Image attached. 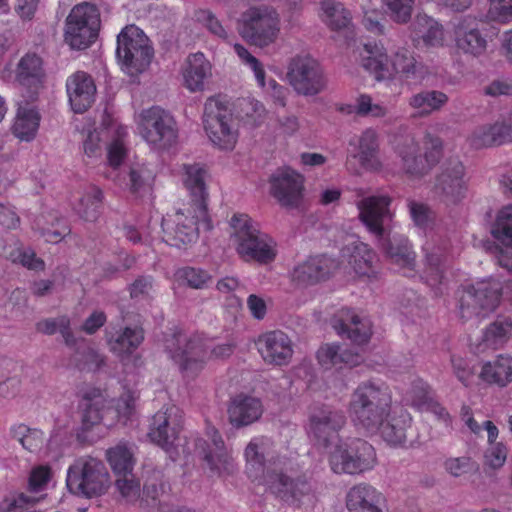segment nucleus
Here are the masks:
<instances>
[{"label": "nucleus", "instance_id": "de8ad7c7", "mask_svg": "<svg viewBox=\"0 0 512 512\" xmlns=\"http://www.w3.org/2000/svg\"><path fill=\"white\" fill-rule=\"evenodd\" d=\"M512 322L508 318H498L491 323L483 333V342L486 347L496 349L501 347L509 338Z\"/></svg>", "mask_w": 512, "mask_h": 512}, {"label": "nucleus", "instance_id": "b1692460", "mask_svg": "<svg viewBox=\"0 0 512 512\" xmlns=\"http://www.w3.org/2000/svg\"><path fill=\"white\" fill-rule=\"evenodd\" d=\"M234 51L241 62L251 69L257 85L262 89V91L272 99L276 106L284 107L286 105V98L288 94L287 89L272 78L266 81L263 64L243 45L235 44Z\"/></svg>", "mask_w": 512, "mask_h": 512}, {"label": "nucleus", "instance_id": "09e8293b", "mask_svg": "<svg viewBox=\"0 0 512 512\" xmlns=\"http://www.w3.org/2000/svg\"><path fill=\"white\" fill-rule=\"evenodd\" d=\"M166 485L160 483L158 486L155 484H149L144 487L143 495L145 502L149 505L150 501L157 504V511L155 512H198L195 509L187 507H175L170 505L166 500Z\"/></svg>", "mask_w": 512, "mask_h": 512}, {"label": "nucleus", "instance_id": "72a5a7b5", "mask_svg": "<svg viewBox=\"0 0 512 512\" xmlns=\"http://www.w3.org/2000/svg\"><path fill=\"white\" fill-rule=\"evenodd\" d=\"M212 76V65L203 53H194L187 57L183 68V85L190 92H201L206 81Z\"/></svg>", "mask_w": 512, "mask_h": 512}, {"label": "nucleus", "instance_id": "f3484780", "mask_svg": "<svg viewBox=\"0 0 512 512\" xmlns=\"http://www.w3.org/2000/svg\"><path fill=\"white\" fill-rule=\"evenodd\" d=\"M212 227L208 215L207 226L199 219L196 205L189 204L174 214L165 216L162 220L163 240L170 246L180 248L194 242L200 230L208 231Z\"/></svg>", "mask_w": 512, "mask_h": 512}, {"label": "nucleus", "instance_id": "c9c22d12", "mask_svg": "<svg viewBox=\"0 0 512 512\" xmlns=\"http://www.w3.org/2000/svg\"><path fill=\"white\" fill-rule=\"evenodd\" d=\"M319 366L325 371H340L345 367L352 368L363 361L358 353L343 351L339 345L324 344L317 351Z\"/></svg>", "mask_w": 512, "mask_h": 512}, {"label": "nucleus", "instance_id": "864d4df0", "mask_svg": "<svg viewBox=\"0 0 512 512\" xmlns=\"http://www.w3.org/2000/svg\"><path fill=\"white\" fill-rule=\"evenodd\" d=\"M40 498L24 493H14L6 496L0 502V512H37L36 505Z\"/></svg>", "mask_w": 512, "mask_h": 512}, {"label": "nucleus", "instance_id": "4468645a", "mask_svg": "<svg viewBox=\"0 0 512 512\" xmlns=\"http://www.w3.org/2000/svg\"><path fill=\"white\" fill-rule=\"evenodd\" d=\"M136 133L153 149L176 143L178 130L172 115L159 106L142 109L134 116Z\"/></svg>", "mask_w": 512, "mask_h": 512}, {"label": "nucleus", "instance_id": "9b49d317", "mask_svg": "<svg viewBox=\"0 0 512 512\" xmlns=\"http://www.w3.org/2000/svg\"><path fill=\"white\" fill-rule=\"evenodd\" d=\"M203 123L211 143L220 150L232 151L239 140L238 121L228 107V102L220 96L207 99L204 107Z\"/></svg>", "mask_w": 512, "mask_h": 512}, {"label": "nucleus", "instance_id": "58836bf2", "mask_svg": "<svg viewBox=\"0 0 512 512\" xmlns=\"http://www.w3.org/2000/svg\"><path fill=\"white\" fill-rule=\"evenodd\" d=\"M40 114L35 107L20 105L17 109L11 131L20 141H32L39 129Z\"/></svg>", "mask_w": 512, "mask_h": 512}, {"label": "nucleus", "instance_id": "37998d69", "mask_svg": "<svg viewBox=\"0 0 512 512\" xmlns=\"http://www.w3.org/2000/svg\"><path fill=\"white\" fill-rule=\"evenodd\" d=\"M266 117V108L259 100L252 97L239 100L237 104V121H242L245 126L250 128H256L265 122Z\"/></svg>", "mask_w": 512, "mask_h": 512}, {"label": "nucleus", "instance_id": "e2e57ef3", "mask_svg": "<svg viewBox=\"0 0 512 512\" xmlns=\"http://www.w3.org/2000/svg\"><path fill=\"white\" fill-rule=\"evenodd\" d=\"M116 488L126 502H135L140 497V483L133 474L117 476Z\"/></svg>", "mask_w": 512, "mask_h": 512}, {"label": "nucleus", "instance_id": "f03ea898", "mask_svg": "<svg viewBox=\"0 0 512 512\" xmlns=\"http://www.w3.org/2000/svg\"><path fill=\"white\" fill-rule=\"evenodd\" d=\"M347 414L352 423L369 433L379 432L392 446H402L407 440L411 417L399 406H392V396L384 384L363 382L352 392Z\"/></svg>", "mask_w": 512, "mask_h": 512}, {"label": "nucleus", "instance_id": "ddd939ff", "mask_svg": "<svg viewBox=\"0 0 512 512\" xmlns=\"http://www.w3.org/2000/svg\"><path fill=\"white\" fill-rule=\"evenodd\" d=\"M240 36L258 48L274 44L281 31L278 11L269 6H252L244 11L238 21Z\"/></svg>", "mask_w": 512, "mask_h": 512}, {"label": "nucleus", "instance_id": "a19ab883", "mask_svg": "<svg viewBox=\"0 0 512 512\" xmlns=\"http://www.w3.org/2000/svg\"><path fill=\"white\" fill-rule=\"evenodd\" d=\"M105 403V397L99 389H93L87 392L82 400V426L88 430L99 425L104 416L101 412Z\"/></svg>", "mask_w": 512, "mask_h": 512}, {"label": "nucleus", "instance_id": "9d476101", "mask_svg": "<svg viewBox=\"0 0 512 512\" xmlns=\"http://www.w3.org/2000/svg\"><path fill=\"white\" fill-rule=\"evenodd\" d=\"M166 348L187 378L195 377L209 360L224 359L233 353V346L229 343L214 344L200 337L188 339L181 333L167 339Z\"/></svg>", "mask_w": 512, "mask_h": 512}, {"label": "nucleus", "instance_id": "5fc2aeb1", "mask_svg": "<svg viewBox=\"0 0 512 512\" xmlns=\"http://www.w3.org/2000/svg\"><path fill=\"white\" fill-rule=\"evenodd\" d=\"M139 398L138 392L133 388L123 387L121 396L116 400L113 413L116 415L118 421L126 424L127 421L134 414L136 409V402Z\"/></svg>", "mask_w": 512, "mask_h": 512}, {"label": "nucleus", "instance_id": "f257e3e1", "mask_svg": "<svg viewBox=\"0 0 512 512\" xmlns=\"http://www.w3.org/2000/svg\"><path fill=\"white\" fill-rule=\"evenodd\" d=\"M182 416L175 406H167L158 411L151 419L148 438L160 446L173 460L180 455L192 453L203 459L205 466L215 476H224L233 471L234 464L230 452L222 437L214 427L206 430V439H182L179 436Z\"/></svg>", "mask_w": 512, "mask_h": 512}, {"label": "nucleus", "instance_id": "2f4dec72", "mask_svg": "<svg viewBox=\"0 0 512 512\" xmlns=\"http://www.w3.org/2000/svg\"><path fill=\"white\" fill-rule=\"evenodd\" d=\"M263 411V404L259 398L241 393L231 399L228 418L232 426L239 428L258 421Z\"/></svg>", "mask_w": 512, "mask_h": 512}, {"label": "nucleus", "instance_id": "c756f323", "mask_svg": "<svg viewBox=\"0 0 512 512\" xmlns=\"http://www.w3.org/2000/svg\"><path fill=\"white\" fill-rule=\"evenodd\" d=\"M453 35L456 47L465 54L478 57L487 49V39L480 32L476 19H461L455 25Z\"/></svg>", "mask_w": 512, "mask_h": 512}, {"label": "nucleus", "instance_id": "412c9836", "mask_svg": "<svg viewBox=\"0 0 512 512\" xmlns=\"http://www.w3.org/2000/svg\"><path fill=\"white\" fill-rule=\"evenodd\" d=\"M255 345L263 361L269 365H288L293 357L292 340L286 333L279 330L261 334Z\"/></svg>", "mask_w": 512, "mask_h": 512}, {"label": "nucleus", "instance_id": "a878e982", "mask_svg": "<svg viewBox=\"0 0 512 512\" xmlns=\"http://www.w3.org/2000/svg\"><path fill=\"white\" fill-rule=\"evenodd\" d=\"M66 90L68 100L75 113H83L91 107L95 100L96 85L92 77L78 71L67 78Z\"/></svg>", "mask_w": 512, "mask_h": 512}, {"label": "nucleus", "instance_id": "69168bd1", "mask_svg": "<svg viewBox=\"0 0 512 512\" xmlns=\"http://www.w3.org/2000/svg\"><path fill=\"white\" fill-rule=\"evenodd\" d=\"M391 18L398 23H406L412 14L414 0H383Z\"/></svg>", "mask_w": 512, "mask_h": 512}, {"label": "nucleus", "instance_id": "c85d7f7f", "mask_svg": "<svg viewBox=\"0 0 512 512\" xmlns=\"http://www.w3.org/2000/svg\"><path fill=\"white\" fill-rule=\"evenodd\" d=\"M318 15L329 29L343 34L347 42L354 40L356 32L352 23V15L342 3L334 0H323L320 3Z\"/></svg>", "mask_w": 512, "mask_h": 512}, {"label": "nucleus", "instance_id": "a18cd8bd", "mask_svg": "<svg viewBox=\"0 0 512 512\" xmlns=\"http://www.w3.org/2000/svg\"><path fill=\"white\" fill-rule=\"evenodd\" d=\"M143 340V332L140 328H125L123 331L110 334L108 344L110 349L118 354H128L136 349Z\"/></svg>", "mask_w": 512, "mask_h": 512}, {"label": "nucleus", "instance_id": "4c0bfd02", "mask_svg": "<svg viewBox=\"0 0 512 512\" xmlns=\"http://www.w3.org/2000/svg\"><path fill=\"white\" fill-rule=\"evenodd\" d=\"M471 144L476 148L503 145L512 142L511 122L501 120L475 129L470 137Z\"/></svg>", "mask_w": 512, "mask_h": 512}, {"label": "nucleus", "instance_id": "bf43d9fd", "mask_svg": "<svg viewBox=\"0 0 512 512\" xmlns=\"http://www.w3.org/2000/svg\"><path fill=\"white\" fill-rule=\"evenodd\" d=\"M422 278L433 288L442 283L443 271L441 269V255L438 250L426 254Z\"/></svg>", "mask_w": 512, "mask_h": 512}, {"label": "nucleus", "instance_id": "7ed1b4c3", "mask_svg": "<svg viewBox=\"0 0 512 512\" xmlns=\"http://www.w3.org/2000/svg\"><path fill=\"white\" fill-rule=\"evenodd\" d=\"M345 416L327 405L314 406L309 413L307 432L325 449L331 470L337 474H359L376 464L374 448L361 440L342 439L338 431Z\"/></svg>", "mask_w": 512, "mask_h": 512}, {"label": "nucleus", "instance_id": "0e129e2a", "mask_svg": "<svg viewBox=\"0 0 512 512\" xmlns=\"http://www.w3.org/2000/svg\"><path fill=\"white\" fill-rule=\"evenodd\" d=\"M37 330L44 334H54L60 332L64 337L66 343H70V328L69 319L66 317H59L56 319H45L37 323Z\"/></svg>", "mask_w": 512, "mask_h": 512}, {"label": "nucleus", "instance_id": "aec40b11", "mask_svg": "<svg viewBox=\"0 0 512 512\" xmlns=\"http://www.w3.org/2000/svg\"><path fill=\"white\" fill-rule=\"evenodd\" d=\"M465 168L459 160L446 164L438 176L435 194L446 205H455L467 195Z\"/></svg>", "mask_w": 512, "mask_h": 512}, {"label": "nucleus", "instance_id": "4d7b16f0", "mask_svg": "<svg viewBox=\"0 0 512 512\" xmlns=\"http://www.w3.org/2000/svg\"><path fill=\"white\" fill-rule=\"evenodd\" d=\"M53 470L47 464L34 466L28 477V490L32 493L45 491L53 480Z\"/></svg>", "mask_w": 512, "mask_h": 512}, {"label": "nucleus", "instance_id": "cd10ccee", "mask_svg": "<svg viewBox=\"0 0 512 512\" xmlns=\"http://www.w3.org/2000/svg\"><path fill=\"white\" fill-rule=\"evenodd\" d=\"M348 160L356 159L366 170H378L381 162L378 157V134L373 129H366L349 142Z\"/></svg>", "mask_w": 512, "mask_h": 512}, {"label": "nucleus", "instance_id": "20e7f679", "mask_svg": "<svg viewBox=\"0 0 512 512\" xmlns=\"http://www.w3.org/2000/svg\"><path fill=\"white\" fill-rule=\"evenodd\" d=\"M491 235L497 243L498 264L507 269L510 278L504 284L487 278L463 285L458 291L459 314L463 319L485 317L497 308L501 295L512 294V204L497 211Z\"/></svg>", "mask_w": 512, "mask_h": 512}, {"label": "nucleus", "instance_id": "774afa93", "mask_svg": "<svg viewBox=\"0 0 512 512\" xmlns=\"http://www.w3.org/2000/svg\"><path fill=\"white\" fill-rule=\"evenodd\" d=\"M508 0H489L487 20L508 22L511 20L512 6H505Z\"/></svg>", "mask_w": 512, "mask_h": 512}, {"label": "nucleus", "instance_id": "f8f14e48", "mask_svg": "<svg viewBox=\"0 0 512 512\" xmlns=\"http://www.w3.org/2000/svg\"><path fill=\"white\" fill-rule=\"evenodd\" d=\"M154 55L146 34L135 25H128L117 36L116 57L120 69L129 76L143 73Z\"/></svg>", "mask_w": 512, "mask_h": 512}, {"label": "nucleus", "instance_id": "423d86ee", "mask_svg": "<svg viewBox=\"0 0 512 512\" xmlns=\"http://www.w3.org/2000/svg\"><path fill=\"white\" fill-rule=\"evenodd\" d=\"M341 262L326 255L310 257L296 265L291 272L292 281L302 287L315 285L328 279L347 262L358 276L372 277L374 275L373 260L375 254L368 245L350 236L341 250Z\"/></svg>", "mask_w": 512, "mask_h": 512}, {"label": "nucleus", "instance_id": "052dcab7", "mask_svg": "<svg viewBox=\"0 0 512 512\" xmlns=\"http://www.w3.org/2000/svg\"><path fill=\"white\" fill-rule=\"evenodd\" d=\"M443 467L453 477H462L478 469L476 462L468 456L449 457L445 459Z\"/></svg>", "mask_w": 512, "mask_h": 512}, {"label": "nucleus", "instance_id": "79ce46f5", "mask_svg": "<svg viewBox=\"0 0 512 512\" xmlns=\"http://www.w3.org/2000/svg\"><path fill=\"white\" fill-rule=\"evenodd\" d=\"M102 120L99 127L88 126L82 132V151L86 159L90 162H95L103 159L104 146L103 139L109 140V135L103 131Z\"/></svg>", "mask_w": 512, "mask_h": 512}, {"label": "nucleus", "instance_id": "393cba45", "mask_svg": "<svg viewBox=\"0 0 512 512\" xmlns=\"http://www.w3.org/2000/svg\"><path fill=\"white\" fill-rule=\"evenodd\" d=\"M206 170L199 164L184 165L182 181L191 196L192 205H196V212L204 225L208 223L207 198L208 192L205 183Z\"/></svg>", "mask_w": 512, "mask_h": 512}, {"label": "nucleus", "instance_id": "5701e85b", "mask_svg": "<svg viewBox=\"0 0 512 512\" xmlns=\"http://www.w3.org/2000/svg\"><path fill=\"white\" fill-rule=\"evenodd\" d=\"M102 125L103 131L109 135L105 148L106 162L108 166L116 169L123 164L128 155V127L107 111L102 114Z\"/></svg>", "mask_w": 512, "mask_h": 512}, {"label": "nucleus", "instance_id": "bb28decb", "mask_svg": "<svg viewBox=\"0 0 512 512\" xmlns=\"http://www.w3.org/2000/svg\"><path fill=\"white\" fill-rule=\"evenodd\" d=\"M333 326L339 336L346 337L356 345L366 344L372 335L371 321L349 308L341 309L339 319Z\"/></svg>", "mask_w": 512, "mask_h": 512}, {"label": "nucleus", "instance_id": "4be33fe9", "mask_svg": "<svg viewBox=\"0 0 512 512\" xmlns=\"http://www.w3.org/2000/svg\"><path fill=\"white\" fill-rule=\"evenodd\" d=\"M394 151L401 160L404 173L411 179L426 175L436 162L428 154L421 155L419 153V144L412 135L396 139Z\"/></svg>", "mask_w": 512, "mask_h": 512}, {"label": "nucleus", "instance_id": "603ef678", "mask_svg": "<svg viewBox=\"0 0 512 512\" xmlns=\"http://www.w3.org/2000/svg\"><path fill=\"white\" fill-rule=\"evenodd\" d=\"M153 179V172L146 166H134L129 173V190L139 196L148 194L151 191Z\"/></svg>", "mask_w": 512, "mask_h": 512}, {"label": "nucleus", "instance_id": "dca6fc26", "mask_svg": "<svg viewBox=\"0 0 512 512\" xmlns=\"http://www.w3.org/2000/svg\"><path fill=\"white\" fill-rule=\"evenodd\" d=\"M99 28L100 15L97 8L89 3H81L66 18L64 41L71 49H87L95 42Z\"/></svg>", "mask_w": 512, "mask_h": 512}, {"label": "nucleus", "instance_id": "6e6552de", "mask_svg": "<svg viewBox=\"0 0 512 512\" xmlns=\"http://www.w3.org/2000/svg\"><path fill=\"white\" fill-rule=\"evenodd\" d=\"M360 65L377 80L416 79L421 65L406 48L388 53L381 42H368L358 51Z\"/></svg>", "mask_w": 512, "mask_h": 512}, {"label": "nucleus", "instance_id": "680f3d73", "mask_svg": "<svg viewBox=\"0 0 512 512\" xmlns=\"http://www.w3.org/2000/svg\"><path fill=\"white\" fill-rule=\"evenodd\" d=\"M507 455L508 448L503 442L488 445L483 455V464L489 469L498 470L504 466Z\"/></svg>", "mask_w": 512, "mask_h": 512}, {"label": "nucleus", "instance_id": "49530a36", "mask_svg": "<svg viewBox=\"0 0 512 512\" xmlns=\"http://www.w3.org/2000/svg\"><path fill=\"white\" fill-rule=\"evenodd\" d=\"M102 192L98 187H90L75 206V211L85 221L93 222L100 214Z\"/></svg>", "mask_w": 512, "mask_h": 512}, {"label": "nucleus", "instance_id": "f704fd0d", "mask_svg": "<svg viewBox=\"0 0 512 512\" xmlns=\"http://www.w3.org/2000/svg\"><path fill=\"white\" fill-rule=\"evenodd\" d=\"M404 400L417 410L431 412L440 419L446 420L448 416L445 408L433 398L430 387L422 379L415 378L412 381L411 388L407 390Z\"/></svg>", "mask_w": 512, "mask_h": 512}, {"label": "nucleus", "instance_id": "39448f33", "mask_svg": "<svg viewBox=\"0 0 512 512\" xmlns=\"http://www.w3.org/2000/svg\"><path fill=\"white\" fill-rule=\"evenodd\" d=\"M271 441L268 438H253L244 451L245 473L256 485L264 486L285 502L305 505L313 502L310 483L294 478V465L290 458L270 454Z\"/></svg>", "mask_w": 512, "mask_h": 512}, {"label": "nucleus", "instance_id": "6e6d98bb", "mask_svg": "<svg viewBox=\"0 0 512 512\" xmlns=\"http://www.w3.org/2000/svg\"><path fill=\"white\" fill-rule=\"evenodd\" d=\"M462 420L465 422L470 431L479 435L483 430L487 433L488 445L499 444L497 438L499 436V429L492 421H485L482 425L477 423L473 418L470 408L464 406L461 410Z\"/></svg>", "mask_w": 512, "mask_h": 512}, {"label": "nucleus", "instance_id": "1a4fd4ad", "mask_svg": "<svg viewBox=\"0 0 512 512\" xmlns=\"http://www.w3.org/2000/svg\"><path fill=\"white\" fill-rule=\"evenodd\" d=\"M229 226L231 243L241 259L260 264H269L275 260L278 254L277 242L262 232L259 224L249 215L233 214Z\"/></svg>", "mask_w": 512, "mask_h": 512}, {"label": "nucleus", "instance_id": "338daca9", "mask_svg": "<svg viewBox=\"0 0 512 512\" xmlns=\"http://www.w3.org/2000/svg\"><path fill=\"white\" fill-rule=\"evenodd\" d=\"M453 372L457 379L464 385L469 386L474 379V370L470 362L461 357H453L452 360Z\"/></svg>", "mask_w": 512, "mask_h": 512}, {"label": "nucleus", "instance_id": "3c124183", "mask_svg": "<svg viewBox=\"0 0 512 512\" xmlns=\"http://www.w3.org/2000/svg\"><path fill=\"white\" fill-rule=\"evenodd\" d=\"M448 98L440 91H427L414 95L410 99V105L421 114H429L442 107Z\"/></svg>", "mask_w": 512, "mask_h": 512}, {"label": "nucleus", "instance_id": "ea45409f", "mask_svg": "<svg viewBox=\"0 0 512 512\" xmlns=\"http://www.w3.org/2000/svg\"><path fill=\"white\" fill-rule=\"evenodd\" d=\"M106 460L116 476H127L135 465L133 447L119 443L106 451Z\"/></svg>", "mask_w": 512, "mask_h": 512}, {"label": "nucleus", "instance_id": "13d9d810", "mask_svg": "<svg viewBox=\"0 0 512 512\" xmlns=\"http://www.w3.org/2000/svg\"><path fill=\"white\" fill-rule=\"evenodd\" d=\"M210 280L211 276L201 269L187 267L175 273V281L179 285H187L195 289L203 288Z\"/></svg>", "mask_w": 512, "mask_h": 512}, {"label": "nucleus", "instance_id": "0eeeda50", "mask_svg": "<svg viewBox=\"0 0 512 512\" xmlns=\"http://www.w3.org/2000/svg\"><path fill=\"white\" fill-rule=\"evenodd\" d=\"M390 202V198L383 194L365 197L357 203L359 217L368 231L379 238L380 246L392 263L403 269L405 275L410 276L415 255L408 240L403 236L391 235L387 231L386 224L391 219Z\"/></svg>", "mask_w": 512, "mask_h": 512}, {"label": "nucleus", "instance_id": "2eb2a0df", "mask_svg": "<svg viewBox=\"0 0 512 512\" xmlns=\"http://www.w3.org/2000/svg\"><path fill=\"white\" fill-rule=\"evenodd\" d=\"M66 485L73 494L91 498L104 494L111 485V479L101 461L80 458L68 468Z\"/></svg>", "mask_w": 512, "mask_h": 512}, {"label": "nucleus", "instance_id": "e433bc0d", "mask_svg": "<svg viewBox=\"0 0 512 512\" xmlns=\"http://www.w3.org/2000/svg\"><path fill=\"white\" fill-rule=\"evenodd\" d=\"M479 378L484 383L500 388L508 386L512 382V356L499 354L483 361L480 365Z\"/></svg>", "mask_w": 512, "mask_h": 512}, {"label": "nucleus", "instance_id": "8fccbe9b", "mask_svg": "<svg viewBox=\"0 0 512 512\" xmlns=\"http://www.w3.org/2000/svg\"><path fill=\"white\" fill-rule=\"evenodd\" d=\"M338 109L346 114L355 113L361 116L370 115L372 117H383L387 113L385 106L373 103L371 97L366 94L358 96L354 105L342 104Z\"/></svg>", "mask_w": 512, "mask_h": 512}, {"label": "nucleus", "instance_id": "473e14b6", "mask_svg": "<svg viewBox=\"0 0 512 512\" xmlns=\"http://www.w3.org/2000/svg\"><path fill=\"white\" fill-rule=\"evenodd\" d=\"M411 39L416 47L440 48L445 44V31L435 19L418 15L411 26Z\"/></svg>", "mask_w": 512, "mask_h": 512}, {"label": "nucleus", "instance_id": "6ab92c4d", "mask_svg": "<svg viewBox=\"0 0 512 512\" xmlns=\"http://www.w3.org/2000/svg\"><path fill=\"white\" fill-rule=\"evenodd\" d=\"M270 194L286 209L301 206L305 192L304 176L290 167L277 169L269 178Z\"/></svg>", "mask_w": 512, "mask_h": 512}, {"label": "nucleus", "instance_id": "a211bd4d", "mask_svg": "<svg viewBox=\"0 0 512 512\" xmlns=\"http://www.w3.org/2000/svg\"><path fill=\"white\" fill-rule=\"evenodd\" d=\"M290 85L299 94L313 96L326 87V78L319 62L308 54L294 57L287 72Z\"/></svg>", "mask_w": 512, "mask_h": 512}, {"label": "nucleus", "instance_id": "7c9ffc66", "mask_svg": "<svg viewBox=\"0 0 512 512\" xmlns=\"http://www.w3.org/2000/svg\"><path fill=\"white\" fill-rule=\"evenodd\" d=\"M385 502L383 493L366 483L353 486L346 495L349 512H384Z\"/></svg>", "mask_w": 512, "mask_h": 512}, {"label": "nucleus", "instance_id": "c03bdc74", "mask_svg": "<svg viewBox=\"0 0 512 512\" xmlns=\"http://www.w3.org/2000/svg\"><path fill=\"white\" fill-rule=\"evenodd\" d=\"M43 76L42 60L36 54H26L18 64L16 79L22 86L32 87L40 83Z\"/></svg>", "mask_w": 512, "mask_h": 512}]
</instances>
